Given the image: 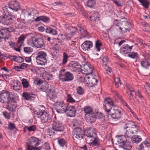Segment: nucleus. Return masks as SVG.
I'll list each match as a JSON object with an SVG mask.
<instances>
[{
	"mask_svg": "<svg viewBox=\"0 0 150 150\" xmlns=\"http://www.w3.org/2000/svg\"><path fill=\"white\" fill-rule=\"evenodd\" d=\"M10 9L9 8L7 9L5 7H3L2 8L3 15L1 16V21L4 25H9L12 23L15 19V16L11 15V11H9Z\"/></svg>",
	"mask_w": 150,
	"mask_h": 150,
	"instance_id": "f257e3e1",
	"label": "nucleus"
},
{
	"mask_svg": "<svg viewBox=\"0 0 150 150\" xmlns=\"http://www.w3.org/2000/svg\"><path fill=\"white\" fill-rule=\"evenodd\" d=\"M41 141L39 139L34 137H31L28 141L26 143V147L27 150H40V147H37L38 146Z\"/></svg>",
	"mask_w": 150,
	"mask_h": 150,
	"instance_id": "f03ea898",
	"label": "nucleus"
},
{
	"mask_svg": "<svg viewBox=\"0 0 150 150\" xmlns=\"http://www.w3.org/2000/svg\"><path fill=\"white\" fill-rule=\"evenodd\" d=\"M124 129H127L125 134L129 138L133 134L137 133L138 130V127L134 122H129L126 124Z\"/></svg>",
	"mask_w": 150,
	"mask_h": 150,
	"instance_id": "7ed1b4c3",
	"label": "nucleus"
},
{
	"mask_svg": "<svg viewBox=\"0 0 150 150\" xmlns=\"http://www.w3.org/2000/svg\"><path fill=\"white\" fill-rule=\"evenodd\" d=\"M28 42L29 45L38 48H42L45 46L44 40L42 38L34 36L30 38Z\"/></svg>",
	"mask_w": 150,
	"mask_h": 150,
	"instance_id": "20e7f679",
	"label": "nucleus"
},
{
	"mask_svg": "<svg viewBox=\"0 0 150 150\" xmlns=\"http://www.w3.org/2000/svg\"><path fill=\"white\" fill-rule=\"evenodd\" d=\"M73 74L69 71H66L65 69H62L59 71L58 78L62 82L69 81L74 79Z\"/></svg>",
	"mask_w": 150,
	"mask_h": 150,
	"instance_id": "39448f33",
	"label": "nucleus"
},
{
	"mask_svg": "<svg viewBox=\"0 0 150 150\" xmlns=\"http://www.w3.org/2000/svg\"><path fill=\"white\" fill-rule=\"evenodd\" d=\"M115 24L117 27H119V32L125 33L129 31L130 30V24L127 21L121 22H118L117 21L115 23Z\"/></svg>",
	"mask_w": 150,
	"mask_h": 150,
	"instance_id": "423d86ee",
	"label": "nucleus"
},
{
	"mask_svg": "<svg viewBox=\"0 0 150 150\" xmlns=\"http://www.w3.org/2000/svg\"><path fill=\"white\" fill-rule=\"evenodd\" d=\"M127 88V93L130 99L134 100V98H136V96H137L139 98V99H138V101L139 102V103H140L141 102H142L140 100V99L142 98L143 97L139 91L136 94L134 89L132 87L128 86Z\"/></svg>",
	"mask_w": 150,
	"mask_h": 150,
	"instance_id": "0eeeda50",
	"label": "nucleus"
},
{
	"mask_svg": "<svg viewBox=\"0 0 150 150\" xmlns=\"http://www.w3.org/2000/svg\"><path fill=\"white\" fill-rule=\"evenodd\" d=\"M52 129L57 132H61L64 130V128L62 123L58 120L56 116L54 117L53 119Z\"/></svg>",
	"mask_w": 150,
	"mask_h": 150,
	"instance_id": "6e6552de",
	"label": "nucleus"
},
{
	"mask_svg": "<svg viewBox=\"0 0 150 150\" xmlns=\"http://www.w3.org/2000/svg\"><path fill=\"white\" fill-rule=\"evenodd\" d=\"M96 76L91 75L90 76H86L85 77H81L82 81L87 82V86L88 87H92L97 84L98 80L95 78Z\"/></svg>",
	"mask_w": 150,
	"mask_h": 150,
	"instance_id": "1a4fd4ad",
	"label": "nucleus"
},
{
	"mask_svg": "<svg viewBox=\"0 0 150 150\" xmlns=\"http://www.w3.org/2000/svg\"><path fill=\"white\" fill-rule=\"evenodd\" d=\"M55 106L57 111L59 113H62L65 112L67 109V105L63 101L56 102Z\"/></svg>",
	"mask_w": 150,
	"mask_h": 150,
	"instance_id": "9d476101",
	"label": "nucleus"
},
{
	"mask_svg": "<svg viewBox=\"0 0 150 150\" xmlns=\"http://www.w3.org/2000/svg\"><path fill=\"white\" fill-rule=\"evenodd\" d=\"M14 28L11 27L8 28H4L1 31L2 37L5 40H8L11 37L10 33L13 31Z\"/></svg>",
	"mask_w": 150,
	"mask_h": 150,
	"instance_id": "9b49d317",
	"label": "nucleus"
},
{
	"mask_svg": "<svg viewBox=\"0 0 150 150\" xmlns=\"http://www.w3.org/2000/svg\"><path fill=\"white\" fill-rule=\"evenodd\" d=\"M113 105V103L111 99L107 98L104 101L103 105V108L107 113V115L109 113L111 110V107Z\"/></svg>",
	"mask_w": 150,
	"mask_h": 150,
	"instance_id": "f8f14e48",
	"label": "nucleus"
},
{
	"mask_svg": "<svg viewBox=\"0 0 150 150\" xmlns=\"http://www.w3.org/2000/svg\"><path fill=\"white\" fill-rule=\"evenodd\" d=\"M73 138L74 140H80L83 137V132L81 128H76L73 131Z\"/></svg>",
	"mask_w": 150,
	"mask_h": 150,
	"instance_id": "ddd939ff",
	"label": "nucleus"
},
{
	"mask_svg": "<svg viewBox=\"0 0 150 150\" xmlns=\"http://www.w3.org/2000/svg\"><path fill=\"white\" fill-rule=\"evenodd\" d=\"M67 67L73 72L78 71L81 67V66L78 62L71 61L67 65Z\"/></svg>",
	"mask_w": 150,
	"mask_h": 150,
	"instance_id": "4468645a",
	"label": "nucleus"
},
{
	"mask_svg": "<svg viewBox=\"0 0 150 150\" xmlns=\"http://www.w3.org/2000/svg\"><path fill=\"white\" fill-rule=\"evenodd\" d=\"M9 6H5L4 7H5L7 8V9L8 8H10V9L9 11H17L19 9L20 7V5L19 3L16 1H11L10 2L9 5Z\"/></svg>",
	"mask_w": 150,
	"mask_h": 150,
	"instance_id": "2eb2a0df",
	"label": "nucleus"
},
{
	"mask_svg": "<svg viewBox=\"0 0 150 150\" xmlns=\"http://www.w3.org/2000/svg\"><path fill=\"white\" fill-rule=\"evenodd\" d=\"M9 94L6 90H4L0 92V102L2 103H7L9 100Z\"/></svg>",
	"mask_w": 150,
	"mask_h": 150,
	"instance_id": "dca6fc26",
	"label": "nucleus"
},
{
	"mask_svg": "<svg viewBox=\"0 0 150 150\" xmlns=\"http://www.w3.org/2000/svg\"><path fill=\"white\" fill-rule=\"evenodd\" d=\"M93 67L89 62H87L84 66L83 69L82 71H83L86 75H89L93 72Z\"/></svg>",
	"mask_w": 150,
	"mask_h": 150,
	"instance_id": "f3484780",
	"label": "nucleus"
},
{
	"mask_svg": "<svg viewBox=\"0 0 150 150\" xmlns=\"http://www.w3.org/2000/svg\"><path fill=\"white\" fill-rule=\"evenodd\" d=\"M109 115L111 116L114 119H118L122 116L121 112L118 110H112L107 116H108Z\"/></svg>",
	"mask_w": 150,
	"mask_h": 150,
	"instance_id": "a211bd4d",
	"label": "nucleus"
},
{
	"mask_svg": "<svg viewBox=\"0 0 150 150\" xmlns=\"http://www.w3.org/2000/svg\"><path fill=\"white\" fill-rule=\"evenodd\" d=\"M85 134L88 138H92L96 136L95 129L91 127H87L86 130Z\"/></svg>",
	"mask_w": 150,
	"mask_h": 150,
	"instance_id": "6ab92c4d",
	"label": "nucleus"
},
{
	"mask_svg": "<svg viewBox=\"0 0 150 150\" xmlns=\"http://www.w3.org/2000/svg\"><path fill=\"white\" fill-rule=\"evenodd\" d=\"M67 113V116L70 117H74L76 115V110L74 106H71L67 107V109L66 112Z\"/></svg>",
	"mask_w": 150,
	"mask_h": 150,
	"instance_id": "aec40b11",
	"label": "nucleus"
},
{
	"mask_svg": "<svg viewBox=\"0 0 150 150\" xmlns=\"http://www.w3.org/2000/svg\"><path fill=\"white\" fill-rule=\"evenodd\" d=\"M92 46V42L90 41H85L81 45L82 49L84 51H89Z\"/></svg>",
	"mask_w": 150,
	"mask_h": 150,
	"instance_id": "412c9836",
	"label": "nucleus"
},
{
	"mask_svg": "<svg viewBox=\"0 0 150 150\" xmlns=\"http://www.w3.org/2000/svg\"><path fill=\"white\" fill-rule=\"evenodd\" d=\"M46 95L47 99L51 100H52L56 97L55 90L54 89H50L46 92Z\"/></svg>",
	"mask_w": 150,
	"mask_h": 150,
	"instance_id": "4be33fe9",
	"label": "nucleus"
},
{
	"mask_svg": "<svg viewBox=\"0 0 150 150\" xmlns=\"http://www.w3.org/2000/svg\"><path fill=\"white\" fill-rule=\"evenodd\" d=\"M45 108L44 106L40 105L38 106V108L35 111V114L38 117L40 116L41 117L45 112Z\"/></svg>",
	"mask_w": 150,
	"mask_h": 150,
	"instance_id": "5701e85b",
	"label": "nucleus"
},
{
	"mask_svg": "<svg viewBox=\"0 0 150 150\" xmlns=\"http://www.w3.org/2000/svg\"><path fill=\"white\" fill-rule=\"evenodd\" d=\"M37 85L40 86V91H45L48 88V84L47 82H43L40 80H39L37 82Z\"/></svg>",
	"mask_w": 150,
	"mask_h": 150,
	"instance_id": "b1692460",
	"label": "nucleus"
},
{
	"mask_svg": "<svg viewBox=\"0 0 150 150\" xmlns=\"http://www.w3.org/2000/svg\"><path fill=\"white\" fill-rule=\"evenodd\" d=\"M133 46H129L128 45H123L121 48L120 52L121 53L123 54H127L131 51Z\"/></svg>",
	"mask_w": 150,
	"mask_h": 150,
	"instance_id": "393cba45",
	"label": "nucleus"
},
{
	"mask_svg": "<svg viewBox=\"0 0 150 150\" xmlns=\"http://www.w3.org/2000/svg\"><path fill=\"white\" fill-rule=\"evenodd\" d=\"M41 120L43 123H49L51 121V117L49 114L45 112L41 117Z\"/></svg>",
	"mask_w": 150,
	"mask_h": 150,
	"instance_id": "a878e982",
	"label": "nucleus"
},
{
	"mask_svg": "<svg viewBox=\"0 0 150 150\" xmlns=\"http://www.w3.org/2000/svg\"><path fill=\"white\" fill-rule=\"evenodd\" d=\"M116 138L117 142L120 146H122L127 141L126 137L125 135L117 136H116Z\"/></svg>",
	"mask_w": 150,
	"mask_h": 150,
	"instance_id": "bb28decb",
	"label": "nucleus"
},
{
	"mask_svg": "<svg viewBox=\"0 0 150 150\" xmlns=\"http://www.w3.org/2000/svg\"><path fill=\"white\" fill-rule=\"evenodd\" d=\"M85 118L88 122L90 123L94 122L96 121L95 116L93 113L85 116Z\"/></svg>",
	"mask_w": 150,
	"mask_h": 150,
	"instance_id": "cd10ccee",
	"label": "nucleus"
},
{
	"mask_svg": "<svg viewBox=\"0 0 150 150\" xmlns=\"http://www.w3.org/2000/svg\"><path fill=\"white\" fill-rule=\"evenodd\" d=\"M140 150H149L150 148V144L147 141L142 142L140 145Z\"/></svg>",
	"mask_w": 150,
	"mask_h": 150,
	"instance_id": "c85d7f7f",
	"label": "nucleus"
},
{
	"mask_svg": "<svg viewBox=\"0 0 150 150\" xmlns=\"http://www.w3.org/2000/svg\"><path fill=\"white\" fill-rule=\"evenodd\" d=\"M77 29L79 30L81 34H85L83 36L84 38H89L88 33L87 31L86 30L84 29L82 27L81 25H79L77 27Z\"/></svg>",
	"mask_w": 150,
	"mask_h": 150,
	"instance_id": "c756f323",
	"label": "nucleus"
},
{
	"mask_svg": "<svg viewBox=\"0 0 150 150\" xmlns=\"http://www.w3.org/2000/svg\"><path fill=\"white\" fill-rule=\"evenodd\" d=\"M16 108V104L15 102H12L11 103H8L7 107V109L10 112H13Z\"/></svg>",
	"mask_w": 150,
	"mask_h": 150,
	"instance_id": "7c9ffc66",
	"label": "nucleus"
},
{
	"mask_svg": "<svg viewBox=\"0 0 150 150\" xmlns=\"http://www.w3.org/2000/svg\"><path fill=\"white\" fill-rule=\"evenodd\" d=\"M92 142L90 143L91 145L98 146L100 144V139L96 136L92 139Z\"/></svg>",
	"mask_w": 150,
	"mask_h": 150,
	"instance_id": "2f4dec72",
	"label": "nucleus"
},
{
	"mask_svg": "<svg viewBox=\"0 0 150 150\" xmlns=\"http://www.w3.org/2000/svg\"><path fill=\"white\" fill-rule=\"evenodd\" d=\"M121 146L125 150H130L132 148V143L130 142L127 141Z\"/></svg>",
	"mask_w": 150,
	"mask_h": 150,
	"instance_id": "473e14b6",
	"label": "nucleus"
},
{
	"mask_svg": "<svg viewBox=\"0 0 150 150\" xmlns=\"http://www.w3.org/2000/svg\"><path fill=\"white\" fill-rule=\"evenodd\" d=\"M36 62L38 65H45L47 63V59L46 58L45 59L36 57Z\"/></svg>",
	"mask_w": 150,
	"mask_h": 150,
	"instance_id": "72a5a7b5",
	"label": "nucleus"
},
{
	"mask_svg": "<svg viewBox=\"0 0 150 150\" xmlns=\"http://www.w3.org/2000/svg\"><path fill=\"white\" fill-rule=\"evenodd\" d=\"M14 85L12 86L13 89L16 91H18L21 89V86L20 85V82L18 80H16L13 83Z\"/></svg>",
	"mask_w": 150,
	"mask_h": 150,
	"instance_id": "f704fd0d",
	"label": "nucleus"
},
{
	"mask_svg": "<svg viewBox=\"0 0 150 150\" xmlns=\"http://www.w3.org/2000/svg\"><path fill=\"white\" fill-rule=\"evenodd\" d=\"M50 19L47 16H41L37 17L35 20L36 22H38L42 21L45 22H47L49 21Z\"/></svg>",
	"mask_w": 150,
	"mask_h": 150,
	"instance_id": "c9c22d12",
	"label": "nucleus"
},
{
	"mask_svg": "<svg viewBox=\"0 0 150 150\" xmlns=\"http://www.w3.org/2000/svg\"><path fill=\"white\" fill-rule=\"evenodd\" d=\"M141 66L145 69H147L150 65V63L146 59H143L140 62Z\"/></svg>",
	"mask_w": 150,
	"mask_h": 150,
	"instance_id": "e433bc0d",
	"label": "nucleus"
},
{
	"mask_svg": "<svg viewBox=\"0 0 150 150\" xmlns=\"http://www.w3.org/2000/svg\"><path fill=\"white\" fill-rule=\"evenodd\" d=\"M139 1L145 8H149L150 4V1L149 0H138Z\"/></svg>",
	"mask_w": 150,
	"mask_h": 150,
	"instance_id": "4c0bfd02",
	"label": "nucleus"
},
{
	"mask_svg": "<svg viewBox=\"0 0 150 150\" xmlns=\"http://www.w3.org/2000/svg\"><path fill=\"white\" fill-rule=\"evenodd\" d=\"M100 15L98 12L97 11L93 12V15L92 16L90 17V19H93L95 22L98 21L100 18Z\"/></svg>",
	"mask_w": 150,
	"mask_h": 150,
	"instance_id": "58836bf2",
	"label": "nucleus"
},
{
	"mask_svg": "<svg viewBox=\"0 0 150 150\" xmlns=\"http://www.w3.org/2000/svg\"><path fill=\"white\" fill-rule=\"evenodd\" d=\"M22 96L26 100H32L33 99V95L29 93L24 92Z\"/></svg>",
	"mask_w": 150,
	"mask_h": 150,
	"instance_id": "ea45409f",
	"label": "nucleus"
},
{
	"mask_svg": "<svg viewBox=\"0 0 150 150\" xmlns=\"http://www.w3.org/2000/svg\"><path fill=\"white\" fill-rule=\"evenodd\" d=\"M131 139L132 142L137 144L140 142L142 140L140 137L137 135L133 136L132 137Z\"/></svg>",
	"mask_w": 150,
	"mask_h": 150,
	"instance_id": "a19ab883",
	"label": "nucleus"
},
{
	"mask_svg": "<svg viewBox=\"0 0 150 150\" xmlns=\"http://www.w3.org/2000/svg\"><path fill=\"white\" fill-rule=\"evenodd\" d=\"M84 111L86 113L85 116L93 113L92 109L89 106L84 108Z\"/></svg>",
	"mask_w": 150,
	"mask_h": 150,
	"instance_id": "79ce46f5",
	"label": "nucleus"
},
{
	"mask_svg": "<svg viewBox=\"0 0 150 150\" xmlns=\"http://www.w3.org/2000/svg\"><path fill=\"white\" fill-rule=\"evenodd\" d=\"M25 38V36L23 35H21L18 38V39L17 41V44H19L18 46L19 47L22 46Z\"/></svg>",
	"mask_w": 150,
	"mask_h": 150,
	"instance_id": "37998d69",
	"label": "nucleus"
},
{
	"mask_svg": "<svg viewBox=\"0 0 150 150\" xmlns=\"http://www.w3.org/2000/svg\"><path fill=\"white\" fill-rule=\"evenodd\" d=\"M46 32L49 34H52L53 35H55L57 34V31L50 27H47L46 29Z\"/></svg>",
	"mask_w": 150,
	"mask_h": 150,
	"instance_id": "c03bdc74",
	"label": "nucleus"
},
{
	"mask_svg": "<svg viewBox=\"0 0 150 150\" xmlns=\"http://www.w3.org/2000/svg\"><path fill=\"white\" fill-rule=\"evenodd\" d=\"M109 61L108 59L107 56H105L100 60V63L103 66L107 65L108 62Z\"/></svg>",
	"mask_w": 150,
	"mask_h": 150,
	"instance_id": "a18cd8bd",
	"label": "nucleus"
},
{
	"mask_svg": "<svg viewBox=\"0 0 150 150\" xmlns=\"http://www.w3.org/2000/svg\"><path fill=\"white\" fill-rule=\"evenodd\" d=\"M128 56L134 59L138 58H139V55L136 52H130V54L128 55Z\"/></svg>",
	"mask_w": 150,
	"mask_h": 150,
	"instance_id": "49530a36",
	"label": "nucleus"
},
{
	"mask_svg": "<svg viewBox=\"0 0 150 150\" xmlns=\"http://www.w3.org/2000/svg\"><path fill=\"white\" fill-rule=\"evenodd\" d=\"M43 76L45 79L48 80H50L51 78L53 77L52 74L49 72H45L43 74Z\"/></svg>",
	"mask_w": 150,
	"mask_h": 150,
	"instance_id": "de8ad7c7",
	"label": "nucleus"
},
{
	"mask_svg": "<svg viewBox=\"0 0 150 150\" xmlns=\"http://www.w3.org/2000/svg\"><path fill=\"white\" fill-rule=\"evenodd\" d=\"M21 82L23 88H27L29 86V82L26 79H22L21 80Z\"/></svg>",
	"mask_w": 150,
	"mask_h": 150,
	"instance_id": "09e8293b",
	"label": "nucleus"
},
{
	"mask_svg": "<svg viewBox=\"0 0 150 150\" xmlns=\"http://www.w3.org/2000/svg\"><path fill=\"white\" fill-rule=\"evenodd\" d=\"M9 94V98L10 99H12L13 100H15L17 99L18 98V96L17 94L15 93L14 92H11Z\"/></svg>",
	"mask_w": 150,
	"mask_h": 150,
	"instance_id": "8fccbe9b",
	"label": "nucleus"
},
{
	"mask_svg": "<svg viewBox=\"0 0 150 150\" xmlns=\"http://www.w3.org/2000/svg\"><path fill=\"white\" fill-rule=\"evenodd\" d=\"M96 2L94 0H88L87 3L88 6L90 8H92L95 6Z\"/></svg>",
	"mask_w": 150,
	"mask_h": 150,
	"instance_id": "3c124183",
	"label": "nucleus"
},
{
	"mask_svg": "<svg viewBox=\"0 0 150 150\" xmlns=\"http://www.w3.org/2000/svg\"><path fill=\"white\" fill-rule=\"evenodd\" d=\"M47 56V55L45 52L42 51H40L38 53L36 57L45 59V58H46Z\"/></svg>",
	"mask_w": 150,
	"mask_h": 150,
	"instance_id": "603ef678",
	"label": "nucleus"
},
{
	"mask_svg": "<svg viewBox=\"0 0 150 150\" xmlns=\"http://www.w3.org/2000/svg\"><path fill=\"white\" fill-rule=\"evenodd\" d=\"M25 128L27 129L28 131L30 132L32 131H34L37 129L36 126L35 125H33L29 127L25 126Z\"/></svg>",
	"mask_w": 150,
	"mask_h": 150,
	"instance_id": "864d4df0",
	"label": "nucleus"
},
{
	"mask_svg": "<svg viewBox=\"0 0 150 150\" xmlns=\"http://www.w3.org/2000/svg\"><path fill=\"white\" fill-rule=\"evenodd\" d=\"M22 14L25 17H27L30 16V9H24L22 11Z\"/></svg>",
	"mask_w": 150,
	"mask_h": 150,
	"instance_id": "5fc2aeb1",
	"label": "nucleus"
},
{
	"mask_svg": "<svg viewBox=\"0 0 150 150\" xmlns=\"http://www.w3.org/2000/svg\"><path fill=\"white\" fill-rule=\"evenodd\" d=\"M63 55L62 64L63 65L67 63L68 56L67 54L64 52L63 53Z\"/></svg>",
	"mask_w": 150,
	"mask_h": 150,
	"instance_id": "6e6d98bb",
	"label": "nucleus"
},
{
	"mask_svg": "<svg viewBox=\"0 0 150 150\" xmlns=\"http://www.w3.org/2000/svg\"><path fill=\"white\" fill-rule=\"evenodd\" d=\"M102 45V44L100 42L99 40H97L96 41L95 47L97 49V51H100V47Z\"/></svg>",
	"mask_w": 150,
	"mask_h": 150,
	"instance_id": "4d7b16f0",
	"label": "nucleus"
},
{
	"mask_svg": "<svg viewBox=\"0 0 150 150\" xmlns=\"http://www.w3.org/2000/svg\"><path fill=\"white\" fill-rule=\"evenodd\" d=\"M65 38V37L64 35L60 34L59 35L57 39L59 43H61L64 41Z\"/></svg>",
	"mask_w": 150,
	"mask_h": 150,
	"instance_id": "13d9d810",
	"label": "nucleus"
},
{
	"mask_svg": "<svg viewBox=\"0 0 150 150\" xmlns=\"http://www.w3.org/2000/svg\"><path fill=\"white\" fill-rule=\"evenodd\" d=\"M114 94L119 99L120 101L122 102L123 104L126 106V105L127 104V103L125 102L122 98L121 96L117 92L115 91H114Z\"/></svg>",
	"mask_w": 150,
	"mask_h": 150,
	"instance_id": "bf43d9fd",
	"label": "nucleus"
},
{
	"mask_svg": "<svg viewBox=\"0 0 150 150\" xmlns=\"http://www.w3.org/2000/svg\"><path fill=\"white\" fill-rule=\"evenodd\" d=\"M120 81V79L118 78H115L114 79L115 86L117 88L119 87L120 85H121V83Z\"/></svg>",
	"mask_w": 150,
	"mask_h": 150,
	"instance_id": "052dcab7",
	"label": "nucleus"
},
{
	"mask_svg": "<svg viewBox=\"0 0 150 150\" xmlns=\"http://www.w3.org/2000/svg\"><path fill=\"white\" fill-rule=\"evenodd\" d=\"M95 116V120L96 119H101L104 117V115L102 113L100 112H98L94 114Z\"/></svg>",
	"mask_w": 150,
	"mask_h": 150,
	"instance_id": "680f3d73",
	"label": "nucleus"
},
{
	"mask_svg": "<svg viewBox=\"0 0 150 150\" xmlns=\"http://www.w3.org/2000/svg\"><path fill=\"white\" fill-rule=\"evenodd\" d=\"M24 52L27 54H30L33 51V48L30 47H26L24 48Z\"/></svg>",
	"mask_w": 150,
	"mask_h": 150,
	"instance_id": "e2e57ef3",
	"label": "nucleus"
},
{
	"mask_svg": "<svg viewBox=\"0 0 150 150\" xmlns=\"http://www.w3.org/2000/svg\"><path fill=\"white\" fill-rule=\"evenodd\" d=\"M58 143L61 146H63L64 145H66V142L64 139L63 138L58 139Z\"/></svg>",
	"mask_w": 150,
	"mask_h": 150,
	"instance_id": "0e129e2a",
	"label": "nucleus"
},
{
	"mask_svg": "<svg viewBox=\"0 0 150 150\" xmlns=\"http://www.w3.org/2000/svg\"><path fill=\"white\" fill-rule=\"evenodd\" d=\"M117 6H122V3L121 0H112Z\"/></svg>",
	"mask_w": 150,
	"mask_h": 150,
	"instance_id": "69168bd1",
	"label": "nucleus"
},
{
	"mask_svg": "<svg viewBox=\"0 0 150 150\" xmlns=\"http://www.w3.org/2000/svg\"><path fill=\"white\" fill-rule=\"evenodd\" d=\"M77 93L79 95H82L84 93L83 89L81 86H79L77 88Z\"/></svg>",
	"mask_w": 150,
	"mask_h": 150,
	"instance_id": "338daca9",
	"label": "nucleus"
},
{
	"mask_svg": "<svg viewBox=\"0 0 150 150\" xmlns=\"http://www.w3.org/2000/svg\"><path fill=\"white\" fill-rule=\"evenodd\" d=\"M8 129L10 130H12L14 129H16V125L15 124L11 122H8Z\"/></svg>",
	"mask_w": 150,
	"mask_h": 150,
	"instance_id": "774afa93",
	"label": "nucleus"
}]
</instances>
